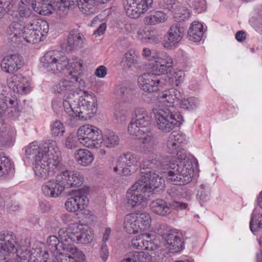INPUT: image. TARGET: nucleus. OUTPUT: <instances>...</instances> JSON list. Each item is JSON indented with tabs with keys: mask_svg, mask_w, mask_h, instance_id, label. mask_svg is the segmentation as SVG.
I'll return each mask as SVG.
<instances>
[{
	"mask_svg": "<svg viewBox=\"0 0 262 262\" xmlns=\"http://www.w3.org/2000/svg\"><path fill=\"white\" fill-rule=\"evenodd\" d=\"M140 166L143 171H147L146 169L155 171L156 168L167 169V171L164 173H165L167 180L176 185H186L191 182L190 164L186 166L183 165L181 166H179L169 162L167 159L156 155L151 159L144 160Z\"/></svg>",
	"mask_w": 262,
	"mask_h": 262,
	"instance_id": "nucleus-1",
	"label": "nucleus"
},
{
	"mask_svg": "<svg viewBox=\"0 0 262 262\" xmlns=\"http://www.w3.org/2000/svg\"><path fill=\"white\" fill-rule=\"evenodd\" d=\"M42 66L47 71L53 73L60 72L64 68L67 69V74L69 70V60L65 56H59L57 52L49 51L47 52L42 58ZM72 71H78L81 70L82 62L81 60L71 62Z\"/></svg>",
	"mask_w": 262,
	"mask_h": 262,
	"instance_id": "nucleus-2",
	"label": "nucleus"
},
{
	"mask_svg": "<svg viewBox=\"0 0 262 262\" xmlns=\"http://www.w3.org/2000/svg\"><path fill=\"white\" fill-rule=\"evenodd\" d=\"M157 125L164 132H170L183 120L182 116L173 105L159 110H154Z\"/></svg>",
	"mask_w": 262,
	"mask_h": 262,
	"instance_id": "nucleus-3",
	"label": "nucleus"
},
{
	"mask_svg": "<svg viewBox=\"0 0 262 262\" xmlns=\"http://www.w3.org/2000/svg\"><path fill=\"white\" fill-rule=\"evenodd\" d=\"M82 93L74 113L79 120H86L90 119L97 111L96 100L93 94H89L84 91Z\"/></svg>",
	"mask_w": 262,
	"mask_h": 262,
	"instance_id": "nucleus-4",
	"label": "nucleus"
},
{
	"mask_svg": "<svg viewBox=\"0 0 262 262\" xmlns=\"http://www.w3.org/2000/svg\"><path fill=\"white\" fill-rule=\"evenodd\" d=\"M67 170L57 174L55 180L49 181L47 184L42 186L44 194L48 196L56 198L66 188H69L68 180L69 177L67 175Z\"/></svg>",
	"mask_w": 262,
	"mask_h": 262,
	"instance_id": "nucleus-5",
	"label": "nucleus"
},
{
	"mask_svg": "<svg viewBox=\"0 0 262 262\" xmlns=\"http://www.w3.org/2000/svg\"><path fill=\"white\" fill-rule=\"evenodd\" d=\"M147 192L157 193L163 190L164 181L159 174L151 170L141 171V177L138 180Z\"/></svg>",
	"mask_w": 262,
	"mask_h": 262,
	"instance_id": "nucleus-6",
	"label": "nucleus"
},
{
	"mask_svg": "<svg viewBox=\"0 0 262 262\" xmlns=\"http://www.w3.org/2000/svg\"><path fill=\"white\" fill-rule=\"evenodd\" d=\"M42 157L40 158L44 163L50 165L51 168L57 171L60 165V151L53 140H49L43 146Z\"/></svg>",
	"mask_w": 262,
	"mask_h": 262,
	"instance_id": "nucleus-7",
	"label": "nucleus"
},
{
	"mask_svg": "<svg viewBox=\"0 0 262 262\" xmlns=\"http://www.w3.org/2000/svg\"><path fill=\"white\" fill-rule=\"evenodd\" d=\"M138 83L141 90L151 93L162 90L166 84V80L154 75L144 74L138 78Z\"/></svg>",
	"mask_w": 262,
	"mask_h": 262,
	"instance_id": "nucleus-8",
	"label": "nucleus"
},
{
	"mask_svg": "<svg viewBox=\"0 0 262 262\" xmlns=\"http://www.w3.org/2000/svg\"><path fill=\"white\" fill-rule=\"evenodd\" d=\"M152 3V0H124L123 5L126 14L137 18L151 7Z\"/></svg>",
	"mask_w": 262,
	"mask_h": 262,
	"instance_id": "nucleus-9",
	"label": "nucleus"
},
{
	"mask_svg": "<svg viewBox=\"0 0 262 262\" xmlns=\"http://www.w3.org/2000/svg\"><path fill=\"white\" fill-rule=\"evenodd\" d=\"M188 205L176 201L167 202L163 199H157L150 204L151 210L155 213L162 216H166L170 213L172 210L180 208L185 209Z\"/></svg>",
	"mask_w": 262,
	"mask_h": 262,
	"instance_id": "nucleus-10",
	"label": "nucleus"
},
{
	"mask_svg": "<svg viewBox=\"0 0 262 262\" xmlns=\"http://www.w3.org/2000/svg\"><path fill=\"white\" fill-rule=\"evenodd\" d=\"M47 243L53 255L55 253L63 250L72 253L75 257L80 259L84 258V254L81 251L71 243H64L60 242L55 236H49L47 239Z\"/></svg>",
	"mask_w": 262,
	"mask_h": 262,
	"instance_id": "nucleus-11",
	"label": "nucleus"
},
{
	"mask_svg": "<svg viewBox=\"0 0 262 262\" xmlns=\"http://www.w3.org/2000/svg\"><path fill=\"white\" fill-rule=\"evenodd\" d=\"M140 182L138 181L128 190L126 198L128 204L132 207H135L144 202L145 200V194L147 192Z\"/></svg>",
	"mask_w": 262,
	"mask_h": 262,
	"instance_id": "nucleus-12",
	"label": "nucleus"
},
{
	"mask_svg": "<svg viewBox=\"0 0 262 262\" xmlns=\"http://www.w3.org/2000/svg\"><path fill=\"white\" fill-rule=\"evenodd\" d=\"M185 29L179 24L172 25L165 36L164 46L167 49H171L179 42L184 35Z\"/></svg>",
	"mask_w": 262,
	"mask_h": 262,
	"instance_id": "nucleus-13",
	"label": "nucleus"
},
{
	"mask_svg": "<svg viewBox=\"0 0 262 262\" xmlns=\"http://www.w3.org/2000/svg\"><path fill=\"white\" fill-rule=\"evenodd\" d=\"M26 25L23 20H18L12 22L7 30L8 40L13 44H18L22 42L21 33Z\"/></svg>",
	"mask_w": 262,
	"mask_h": 262,
	"instance_id": "nucleus-14",
	"label": "nucleus"
},
{
	"mask_svg": "<svg viewBox=\"0 0 262 262\" xmlns=\"http://www.w3.org/2000/svg\"><path fill=\"white\" fill-rule=\"evenodd\" d=\"M31 2V7L36 13L42 15H47L55 11V2L51 4L48 0H22L23 4H29Z\"/></svg>",
	"mask_w": 262,
	"mask_h": 262,
	"instance_id": "nucleus-15",
	"label": "nucleus"
},
{
	"mask_svg": "<svg viewBox=\"0 0 262 262\" xmlns=\"http://www.w3.org/2000/svg\"><path fill=\"white\" fill-rule=\"evenodd\" d=\"M21 56L18 54L8 55L2 60L1 66L2 70L7 73L16 72L23 64Z\"/></svg>",
	"mask_w": 262,
	"mask_h": 262,
	"instance_id": "nucleus-16",
	"label": "nucleus"
},
{
	"mask_svg": "<svg viewBox=\"0 0 262 262\" xmlns=\"http://www.w3.org/2000/svg\"><path fill=\"white\" fill-rule=\"evenodd\" d=\"M156 58V64L154 66L156 73L160 74H168L170 72L173 66L171 58L167 55L158 53Z\"/></svg>",
	"mask_w": 262,
	"mask_h": 262,
	"instance_id": "nucleus-17",
	"label": "nucleus"
},
{
	"mask_svg": "<svg viewBox=\"0 0 262 262\" xmlns=\"http://www.w3.org/2000/svg\"><path fill=\"white\" fill-rule=\"evenodd\" d=\"M84 36L78 29H73L70 31L67 37L66 50L68 52L77 50L83 43Z\"/></svg>",
	"mask_w": 262,
	"mask_h": 262,
	"instance_id": "nucleus-18",
	"label": "nucleus"
},
{
	"mask_svg": "<svg viewBox=\"0 0 262 262\" xmlns=\"http://www.w3.org/2000/svg\"><path fill=\"white\" fill-rule=\"evenodd\" d=\"M138 138L141 140L142 148L145 152L152 151L158 144L155 135L150 129L143 130Z\"/></svg>",
	"mask_w": 262,
	"mask_h": 262,
	"instance_id": "nucleus-19",
	"label": "nucleus"
},
{
	"mask_svg": "<svg viewBox=\"0 0 262 262\" xmlns=\"http://www.w3.org/2000/svg\"><path fill=\"white\" fill-rule=\"evenodd\" d=\"M88 193V188L72 190L71 192V196L75 201L78 210H82L88 205L89 199L87 198V194Z\"/></svg>",
	"mask_w": 262,
	"mask_h": 262,
	"instance_id": "nucleus-20",
	"label": "nucleus"
},
{
	"mask_svg": "<svg viewBox=\"0 0 262 262\" xmlns=\"http://www.w3.org/2000/svg\"><path fill=\"white\" fill-rule=\"evenodd\" d=\"M35 166L34 172L36 176L40 178L46 179L49 176H52L56 172V170L51 168L50 165L44 163L41 158L35 161Z\"/></svg>",
	"mask_w": 262,
	"mask_h": 262,
	"instance_id": "nucleus-21",
	"label": "nucleus"
},
{
	"mask_svg": "<svg viewBox=\"0 0 262 262\" xmlns=\"http://www.w3.org/2000/svg\"><path fill=\"white\" fill-rule=\"evenodd\" d=\"M86 141H84L83 145L89 148H98L101 146L102 143V136L100 130L93 126V129L89 134Z\"/></svg>",
	"mask_w": 262,
	"mask_h": 262,
	"instance_id": "nucleus-22",
	"label": "nucleus"
},
{
	"mask_svg": "<svg viewBox=\"0 0 262 262\" xmlns=\"http://www.w3.org/2000/svg\"><path fill=\"white\" fill-rule=\"evenodd\" d=\"M163 238L166 242L165 246L171 250L172 252H179L182 250V243L178 235L173 234H165Z\"/></svg>",
	"mask_w": 262,
	"mask_h": 262,
	"instance_id": "nucleus-23",
	"label": "nucleus"
},
{
	"mask_svg": "<svg viewBox=\"0 0 262 262\" xmlns=\"http://www.w3.org/2000/svg\"><path fill=\"white\" fill-rule=\"evenodd\" d=\"M15 241L12 234L7 233L0 234V248L5 253H14L16 249L15 246Z\"/></svg>",
	"mask_w": 262,
	"mask_h": 262,
	"instance_id": "nucleus-24",
	"label": "nucleus"
},
{
	"mask_svg": "<svg viewBox=\"0 0 262 262\" xmlns=\"http://www.w3.org/2000/svg\"><path fill=\"white\" fill-rule=\"evenodd\" d=\"M115 94L125 102H131L136 97L134 89L127 85L118 87L115 90Z\"/></svg>",
	"mask_w": 262,
	"mask_h": 262,
	"instance_id": "nucleus-25",
	"label": "nucleus"
},
{
	"mask_svg": "<svg viewBox=\"0 0 262 262\" xmlns=\"http://www.w3.org/2000/svg\"><path fill=\"white\" fill-rule=\"evenodd\" d=\"M136 116L135 121L140 128L144 130L149 129L148 127L150 124L151 117L142 108H138L135 110Z\"/></svg>",
	"mask_w": 262,
	"mask_h": 262,
	"instance_id": "nucleus-26",
	"label": "nucleus"
},
{
	"mask_svg": "<svg viewBox=\"0 0 262 262\" xmlns=\"http://www.w3.org/2000/svg\"><path fill=\"white\" fill-rule=\"evenodd\" d=\"M78 6V0H58L55 2V9L57 15L63 16L70 8Z\"/></svg>",
	"mask_w": 262,
	"mask_h": 262,
	"instance_id": "nucleus-27",
	"label": "nucleus"
},
{
	"mask_svg": "<svg viewBox=\"0 0 262 262\" xmlns=\"http://www.w3.org/2000/svg\"><path fill=\"white\" fill-rule=\"evenodd\" d=\"M30 23L26 24L24 31L22 32V40L23 39L26 42L34 44L41 41L39 36L37 35V32H36Z\"/></svg>",
	"mask_w": 262,
	"mask_h": 262,
	"instance_id": "nucleus-28",
	"label": "nucleus"
},
{
	"mask_svg": "<svg viewBox=\"0 0 262 262\" xmlns=\"http://www.w3.org/2000/svg\"><path fill=\"white\" fill-rule=\"evenodd\" d=\"M135 213L125 215L124 221V228L129 234H134L140 231Z\"/></svg>",
	"mask_w": 262,
	"mask_h": 262,
	"instance_id": "nucleus-29",
	"label": "nucleus"
},
{
	"mask_svg": "<svg viewBox=\"0 0 262 262\" xmlns=\"http://www.w3.org/2000/svg\"><path fill=\"white\" fill-rule=\"evenodd\" d=\"M203 28L202 24L194 21L188 32L189 39L194 42L200 41L204 34Z\"/></svg>",
	"mask_w": 262,
	"mask_h": 262,
	"instance_id": "nucleus-30",
	"label": "nucleus"
},
{
	"mask_svg": "<svg viewBox=\"0 0 262 262\" xmlns=\"http://www.w3.org/2000/svg\"><path fill=\"white\" fill-rule=\"evenodd\" d=\"M151 234H142L134 237L132 243L133 247L137 249H148L154 250V248L152 246H149L148 239L150 238Z\"/></svg>",
	"mask_w": 262,
	"mask_h": 262,
	"instance_id": "nucleus-31",
	"label": "nucleus"
},
{
	"mask_svg": "<svg viewBox=\"0 0 262 262\" xmlns=\"http://www.w3.org/2000/svg\"><path fill=\"white\" fill-rule=\"evenodd\" d=\"M75 157L78 163L84 166L90 164L93 160L92 154L85 149L77 150L75 153Z\"/></svg>",
	"mask_w": 262,
	"mask_h": 262,
	"instance_id": "nucleus-32",
	"label": "nucleus"
},
{
	"mask_svg": "<svg viewBox=\"0 0 262 262\" xmlns=\"http://www.w3.org/2000/svg\"><path fill=\"white\" fill-rule=\"evenodd\" d=\"M30 24L32 26V28L34 29L39 36L41 41L44 39L47 36L49 32V25L48 23L43 20H34L32 22H30Z\"/></svg>",
	"mask_w": 262,
	"mask_h": 262,
	"instance_id": "nucleus-33",
	"label": "nucleus"
},
{
	"mask_svg": "<svg viewBox=\"0 0 262 262\" xmlns=\"http://www.w3.org/2000/svg\"><path fill=\"white\" fill-rule=\"evenodd\" d=\"M160 98L165 99V101L173 103L174 101H179L182 99V96L178 90L171 88L167 91H164V93L160 96Z\"/></svg>",
	"mask_w": 262,
	"mask_h": 262,
	"instance_id": "nucleus-34",
	"label": "nucleus"
},
{
	"mask_svg": "<svg viewBox=\"0 0 262 262\" xmlns=\"http://www.w3.org/2000/svg\"><path fill=\"white\" fill-rule=\"evenodd\" d=\"M167 19L165 13L162 11H156L145 18V23L149 25H155L165 22Z\"/></svg>",
	"mask_w": 262,
	"mask_h": 262,
	"instance_id": "nucleus-35",
	"label": "nucleus"
},
{
	"mask_svg": "<svg viewBox=\"0 0 262 262\" xmlns=\"http://www.w3.org/2000/svg\"><path fill=\"white\" fill-rule=\"evenodd\" d=\"M135 213L140 231H141L148 229L151 223V218L149 214L146 212H137Z\"/></svg>",
	"mask_w": 262,
	"mask_h": 262,
	"instance_id": "nucleus-36",
	"label": "nucleus"
},
{
	"mask_svg": "<svg viewBox=\"0 0 262 262\" xmlns=\"http://www.w3.org/2000/svg\"><path fill=\"white\" fill-rule=\"evenodd\" d=\"M53 256L54 257L53 260L54 262H78L82 261L85 259V255H84V258L80 259L75 257L72 253L71 254H64L62 253L60 251L55 253Z\"/></svg>",
	"mask_w": 262,
	"mask_h": 262,
	"instance_id": "nucleus-37",
	"label": "nucleus"
},
{
	"mask_svg": "<svg viewBox=\"0 0 262 262\" xmlns=\"http://www.w3.org/2000/svg\"><path fill=\"white\" fill-rule=\"evenodd\" d=\"M145 252L134 251L127 254L120 262H145Z\"/></svg>",
	"mask_w": 262,
	"mask_h": 262,
	"instance_id": "nucleus-38",
	"label": "nucleus"
},
{
	"mask_svg": "<svg viewBox=\"0 0 262 262\" xmlns=\"http://www.w3.org/2000/svg\"><path fill=\"white\" fill-rule=\"evenodd\" d=\"M75 98L73 94H65L63 101V106L65 111L70 115L75 114V107H74L75 104Z\"/></svg>",
	"mask_w": 262,
	"mask_h": 262,
	"instance_id": "nucleus-39",
	"label": "nucleus"
},
{
	"mask_svg": "<svg viewBox=\"0 0 262 262\" xmlns=\"http://www.w3.org/2000/svg\"><path fill=\"white\" fill-rule=\"evenodd\" d=\"M67 175L69 180L68 183L69 188L73 187H78L80 186L83 183V178L80 174L77 171L67 170Z\"/></svg>",
	"mask_w": 262,
	"mask_h": 262,
	"instance_id": "nucleus-40",
	"label": "nucleus"
},
{
	"mask_svg": "<svg viewBox=\"0 0 262 262\" xmlns=\"http://www.w3.org/2000/svg\"><path fill=\"white\" fill-rule=\"evenodd\" d=\"M120 140L118 136L113 132H109L105 134L102 138L103 145L107 147H114L119 144Z\"/></svg>",
	"mask_w": 262,
	"mask_h": 262,
	"instance_id": "nucleus-41",
	"label": "nucleus"
},
{
	"mask_svg": "<svg viewBox=\"0 0 262 262\" xmlns=\"http://www.w3.org/2000/svg\"><path fill=\"white\" fill-rule=\"evenodd\" d=\"M83 225L77 224H71L68 227V233L69 239L73 242L77 243L80 234L82 231Z\"/></svg>",
	"mask_w": 262,
	"mask_h": 262,
	"instance_id": "nucleus-42",
	"label": "nucleus"
},
{
	"mask_svg": "<svg viewBox=\"0 0 262 262\" xmlns=\"http://www.w3.org/2000/svg\"><path fill=\"white\" fill-rule=\"evenodd\" d=\"M43 148V146L38 147L34 143H31L26 148L25 153L27 156L34 155L36 161L42 157V153H44Z\"/></svg>",
	"mask_w": 262,
	"mask_h": 262,
	"instance_id": "nucleus-43",
	"label": "nucleus"
},
{
	"mask_svg": "<svg viewBox=\"0 0 262 262\" xmlns=\"http://www.w3.org/2000/svg\"><path fill=\"white\" fill-rule=\"evenodd\" d=\"M96 4V0H78V7L84 14L93 12Z\"/></svg>",
	"mask_w": 262,
	"mask_h": 262,
	"instance_id": "nucleus-44",
	"label": "nucleus"
},
{
	"mask_svg": "<svg viewBox=\"0 0 262 262\" xmlns=\"http://www.w3.org/2000/svg\"><path fill=\"white\" fill-rule=\"evenodd\" d=\"M120 167L127 166L131 167L134 166L136 163V160L133 154L130 152L123 154L121 155L118 159Z\"/></svg>",
	"mask_w": 262,
	"mask_h": 262,
	"instance_id": "nucleus-45",
	"label": "nucleus"
},
{
	"mask_svg": "<svg viewBox=\"0 0 262 262\" xmlns=\"http://www.w3.org/2000/svg\"><path fill=\"white\" fill-rule=\"evenodd\" d=\"M92 129H93V126L90 125H83L78 129V140L81 144L83 145L84 141H86L85 139L90 136L89 134L92 132Z\"/></svg>",
	"mask_w": 262,
	"mask_h": 262,
	"instance_id": "nucleus-46",
	"label": "nucleus"
},
{
	"mask_svg": "<svg viewBox=\"0 0 262 262\" xmlns=\"http://www.w3.org/2000/svg\"><path fill=\"white\" fill-rule=\"evenodd\" d=\"M65 132L63 124L56 120L51 125V133L53 137H62Z\"/></svg>",
	"mask_w": 262,
	"mask_h": 262,
	"instance_id": "nucleus-47",
	"label": "nucleus"
},
{
	"mask_svg": "<svg viewBox=\"0 0 262 262\" xmlns=\"http://www.w3.org/2000/svg\"><path fill=\"white\" fill-rule=\"evenodd\" d=\"M250 227L252 232L262 228V213H254L250 222Z\"/></svg>",
	"mask_w": 262,
	"mask_h": 262,
	"instance_id": "nucleus-48",
	"label": "nucleus"
},
{
	"mask_svg": "<svg viewBox=\"0 0 262 262\" xmlns=\"http://www.w3.org/2000/svg\"><path fill=\"white\" fill-rule=\"evenodd\" d=\"M126 111L122 106L116 105L114 112V118L117 123H123L126 118Z\"/></svg>",
	"mask_w": 262,
	"mask_h": 262,
	"instance_id": "nucleus-49",
	"label": "nucleus"
},
{
	"mask_svg": "<svg viewBox=\"0 0 262 262\" xmlns=\"http://www.w3.org/2000/svg\"><path fill=\"white\" fill-rule=\"evenodd\" d=\"M173 139H174V136L173 135H170L167 143V151L171 154H175L178 150L180 149V142H175Z\"/></svg>",
	"mask_w": 262,
	"mask_h": 262,
	"instance_id": "nucleus-50",
	"label": "nucleus"
},
{
	"mask_svg": "<svg viewBox=\"0 0 262 262\" xmlns=\"http://www.w3.org/2000/svg\"><path fill=\"white\" fill-rule=\"evenodd\" d=\"M12 165L10 160L6 157L0 158V176L7 173L11 170Z\"/></svg>",
	"mask_w": 262,
	"mask_h": 262,
	"instance_id": "nucleus-51",
	"label": "nucleus"
},
{
	"mask_svg": "<svg viewBox=\"0 0 262 262\" xmlns=\"http://www.w3.org/2000/svg\"><path fill=\"white\" fill-rule=\"evenodd\" d=\"M92 240L91 232L83 226L82 231L77 243L84 244L91 242Z\"/></svg>",
	"mask_w": 262,
	"mask_h": 262,
	"instance_id": "nucleus-52",
	"label": "nucleus"
},
{
	"mask_svg": "<svg viewBox=\"0 0 262 262\" xmlns=\"http://www.w3.org/2000/svg\"><path fill=\"white\" fill-rule=\"evenodd\" d=\"M176 155L179 159L181 160L180 162V164H175L176 165L181 166L182 165L186 166V165H189L190 164L191 165V174H190V179L191 181L192 180V178L193 176V166L191 162H189L188 159H186V156L185 154L181 153L180 151V149L178 150L177 152H176Z\"/></svg>",
	"mask_w": 262,
	"mask_h": 262,
	"instance_id": "nucleus-53",
	"label": "nucleus"
},
{
	"mask_svg": "<svg viewBox=\"0 0 262 262\" xmlns=\"http://www.w3.org/2000/svg\"><path fill=\"white\" fill-rule=\"evenodd\" d=\"M79 141L78 140L77 136L76 137L73 134H70L67 137L65 142V146L69 149H72L77 147Z\"/></svg>",
	"mask_w": 262,
	"mask_h": 262,
	"instance_id": "nucleus-54",
	"label": "nucleus"
},
{
	"mask_svg": "<svg viewBox=\"0 0 262 262\" xmlns=\"http://www.w3.org/2000/svg\"><path fill=\"white\" fill-rule=\"evenodd\" d=\"M137 59L132 54L131 52H128L124 56L122 59V62L124 66L131 68L133 65L137 63Z\"/></svg>",
	"mask_w": 262,
	"mask_h": 262,
	"instance_id": "nucleus-55",
	"label": "nucleus"
},
{
	"mask_svg": "<svg viewBox=\"0 0 262 262\" xmlns=\"http://www.w3.org/2000/svg\"><path fill=\"white\" fill-rule=\"evenodd\" d=\"M80 73L77 71H68L67 78L70 80H74V83H78L80 88H83L85 85L84 81L79 77Z\"/></svg>",
	"mask_w": 262,
	"mask_h": 262,
	"instance_id": "nucleus-56",
	"label": "nucleus"
},
{
	"mask_svg": "<svg viewBox=\"0 0 262 262\" xmlns=\"http://www.w3.org/2000/svg\"><path fill=\"white\" fill-rule=\"evenodd\" d=\"M180 101L181 107L184 109H193L196 106V99L193 97L183 100L181 99Z\"/></svg>",
	"mask_w": 262,
	"mask_h": 262,
	"instance_id": "nucleus-57",
	"label": "nucleus"
},
{
	"mask_svg": "<svg viewBox=\"0 0 262 262\" xmlns=\"http://www.w3.org/2000/svg\"><path fill=\"white\" fill-rule=\"evenodd\" d=\"M138 126V125L136 124L135 120H132L130 121L128 126V132L129 134L133 136H135L137 138L139 136V135L141 134L143 130Z\"/></svg>",
	"mask_w": 262,
	"mask_h": 262,
	"instance_id": "nucleus-58",
	"label": "nucleus"
},
{
	"mask_svg": "<svg viewBox=\"0 0 262 262\" xmlns=\"http://www.w3.org/2000/svg\"><path fill=\"white\" fill-rule=\"evenodd\" d=\"M24 79L21 78V76L14 75L7 79V84L10 89L12 90L16 89V87H15V85H17L18 82H20V80Z\"/></svg>",
	"mask_w": 262,
	"mask_h": 262,
	"instance_id": "nucleus-59",
	"label": "nucleus"
},
{
	"mask_svg": "<svg viewBox=\"0 0 262 262\" xmlns=\"http://www.w3.org/2000/svg\"><path fill=\"white\" fill-rule=\"evenodd\" d=\"M31 3L27 5V7L20 10L19 12L15 14L16 17L18 15L21 18V20H24V18L29 17L32 14V10L31 9Z\"/></svg>",
	"mask_w": 262,
	"mask_h": 262,
	"instance_id": "nucleus-60",
	"label": "nucleus"
},
{
	"mask_svg": "<svg viewBox=\"0 0 262 262\" xmlns=\"http://www.w3.org/2000/svg\"><path fill=\"white\" fill-rule=\"evenodd\" d=\"M65 207L66 209L70 212H76L78 211V207L75 204V201L73 200L71 196L66 202Z\"/></svg>",
	"mask_w": 262,
	"mask_h": 262,
	"instance_id": "nucleus-61",
	"label": "nucleus"
},
{
	"mask_svg": "<svg viewBox=\"0 0 262 262\" xmlns=\"http://www.w3.org/2000/svg\"><path fill=\"white\" fill-rule=\"evenodd\" d=\"M68 228H61L59 230L58 233L59 240L61 242L64 243H68L69 233H68Z\"/></svg>",
	"mask_w": 262,
	"mask_h": 262,
	"instance_id": "nucleus-62",
	"label": "nucleus"
},
{
	"mask_svg": "<svg viewBox=\"0 0 262 262\" xmlns=\"http://www.w3.org/2000/svg\"><path fill=\"white\" fill-rule=\"evenodd\" d=\"M158 53L154 51H151L148 48H144L143 50L142 55L147 58L149 60H155L157 58Z\"/></svg>",
	"mask_w": 262,
	"mask_h": 262,
	"instance_id": "nucleus-63",
	"label": "nucleus"
},
{
	"mask_svg": "<svg viewBox=\"0 0 262 262\" xmlns=\"http://www.w3.org/2000/svg\"><path fill=\"white\" fill-rule=\"evenodd\" d=\"M106 25L105 23H101L99 25L98 28L93 33V35L95 37L100 36L103 34L106 30Z\"/></svg>",
	"mask_w": 262,
	"mask_h": 262,
	"instance_id": "nucleus-64",
	"label": "nucleus"
}]
</instances>
